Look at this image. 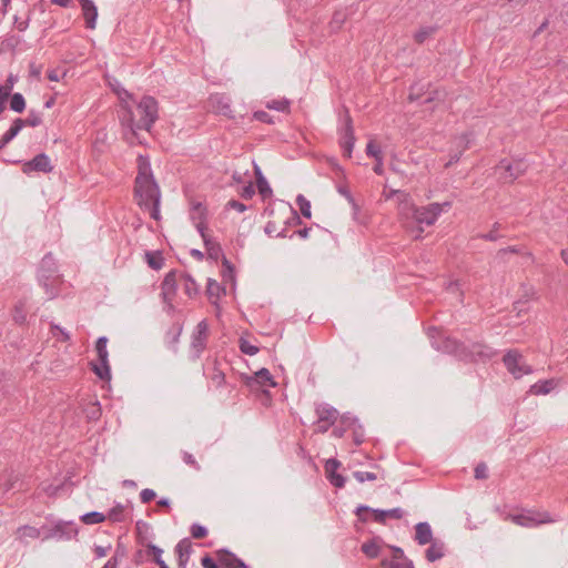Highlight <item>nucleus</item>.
Here are the masks:
<instances>
[{
  "label": "nucleus",
  "mask_w": 568,
  "mask_h": 568,
  "mask_svg": "<svg viewBox=\"0 0 568 568\" xmlns=\"http://www.w3.org/2000/svg\"><path fill=\"white\" fill-rule=\"evenodd\" d=\"M138 174L134 180V197L140 207L150 210L153 220H160L161 191L152 173L148 155L140 154L136 159Z\"/></svg>",
  "instance_id": "f257e3e1"
},
{
  "label": "nucleus",
  "mask_w": 568,
  "mask_h": 568,
  "mask_svg": "<svg viewBox=\"0 0 568 568\" xmlns=\"http://www.w3.org/2000/svg\"><path fill=\"white\" fill-rule=\"evenodd\" d=\"M24 128V123L21 118H17L13 120L11 126L7 130V132L0 139V150L4 149L8 143H10L19 132Z\"/></svg>",
  "instance_id": "393cba45"
},
{
  "label": "nucleus",
  "mask_w": 568,
  "mask_h": 568,
  "mask_svg": "<svg viewBox=\"0 0 568 568\" xmlns=\"http://www.w3.org/2000/svg\"><path fill=\"white\" fill-rule=\"evenodd\" d=\"M183 332V323L174 322L165 333V344L173 353H178V344Z\"/></svg>",
  "instance_id": "4be33fe9"
},
{
  "label": "nucleus",
  "mask_w": 568,
  "mask_h": 568,
  "mask_svg": "<svg viewBox=\"0 0 568 568\" xmlns=\"http://www.w3.org/2000/svg\"><path fill=\"white\" fill-rule=\"evenodd\" d=\"M13 321L19 325H23L27 322L26 305L22 301H19L14 306Z\"/></svg>",
  "instance_id": "79ce46f5"
},
{
  "label": "nucleus",
  "mask_w": 568,
  "mask_h": 568,
  "mask_svg": "<svg viewBox=\"0 0 568 568\" xmlns=\"http://www.w3.org/2000/svg\"><path fill=\"white\" fill-rule=\"evenodd\" d=\"M158 111V101L151 95H145L136 105L139 120L135 121L133 112L125 109L121 115V123L129 126L132 136H136L138 130H151L159 118Z\"/></svg>",
  "instance_id": "7ed1b4c3"
},
{
  "label": "nucleus",
  "mask_w": 568,
  "mask_h": 568,
  "mask_svg": "<svg viewBox=\"0 0 568 568\" xmlns=\"http://www.w3.org/2000/svg\"><path fill=\"white\" fill-rule=\"evenodd\" d=\"M255 194V189H254V185L252 182H248V184L244 185L241 191H240V195L241 197H243L244 200H250L254 196Z\"/></svg>",
  "instance_id": "680f3d73"
},
{
  "label": "nucleus",
  "mask_w": 568,
  "mask_h": 568,
  "mask_svg": "<svg viewBox=\"0 0 568 568\" xmlns=\"http://www.w3.org/2000/svg\"><path fill=\"white\" fill-rule=\"evenodd\" d=\"M210 103L216 113L222 114L229 119L235 118L231 106V101L224 94L212 95L210 98Z\"/></svg>",
  "instance_id": "a211bd4d"
},
{
  "label": "nucleus",
  "mask_w": 568,
  "mask_h": 568,
  "mask_svg": "<svg viewBox=\"0 0 568 568\" xmlns=\"http://www.w3.org/2000/svg\"><path fill=\"white\" fill-rule=\"evenodd\" d=\"M201 565L203 568H221L220 562L212 558L209 554L201 558Z\"/></svg>",
  "instance_id": "052dcab7"
},
{
  "label": "nucleus",
  "mask_w": 568,
  "mask_h": 568,
  "mask_svg": "<svg viewBox=\"0 0 568 568\" xmlns=\"http://www.w3.org/2000/svg\"><path fill=\"white\" fill-rule=\"evenodd\" d=\"M53 171V165L45 153H39L30 161L22 164V172L30 174L31 172L50 173Z\"/></svg>",
  "instance_id": "ddd939ff"
},
{
  "label": "nucleus",
  "mask_w": 568,
  "mask_h": 568,
  "mask_svg": "<svg viewBox=\"0 0 568 568\" xmlns=\"http://www.w3.org/2000/svg\"><path fill=\"white\" fill-rule=\"evenodd\" d=\"M527 168V164L521 159L515 160L513 162L503 159L497 164L496 170H503L500 173V180L503 183L511 184L515 180L525 174Z\"/></svg>",
  "instance_id": "6e6552de"
},
{
  "label": "nucleus",
  "mask_w": 568,
  "mask_h": 568,
  "mask_svg": "<svg viewBox=\"0 0 568 568\" xmlns=\"http://www.w3.org/2000/svg\"><path fill=\"white\" fill-rule=\"evenodd\" d=\"M175 552L178 555V567L186 568L192 552V542L190 538H183L175 546Z\"/></svg>",
  "instance_id": "5701e85b"
},
{
  "label": "nucleus",
  "mask_w": 568,
  "mask_h": 568,
  "mask_svg": "<svg viewBox=\"0 0 568 568\" xmlns=\"http://www.w3.org/2000/svg\"><path fill=\"white\" fill-rule=\"evenodd\" d=\"M450 202L430 203L427 206L414 207L413 217L418 224L433 225L444 210L450 207Z\"/></svg>",
  "instance_id": "423d86ee"
},
{
  "label": "nucleus",
  "mask_w": 568,
  "mask_h": 568,
  "mask_svg": "<svg viewBox=\"0 0 568 568\" xmlns=\"http://www.w3.org/2000/svg\"><path fill=\"white\" fill-rule=\"evenodd\" d=\"M354 427L352 428L353 430V442L355 445H361L363 442H364V438H365V434H364V428L363 426L357 423L356 425H353Z\"/></svg>",
  "instance_id": "5fc2aeb1"
},
{
  "label": "nucleus",
  "mask_w": 568,
  "mask_h": 568,
  "mask_svg": "<svg viewBox=\"0 0 568 568\" xmlns=\"http://www.w3.org/2000/svg\"><path fill=\"white\" fill-rule=\"evenodd\" d=\"M381 544H383V539L381 537H373L362 545L361 550L367 558L375 559L379 556Z\"/></svg>",
  "instance_id": "bb28decb"
},
{
  "label": "nucleus",
  "mask_w": 568,
  "mask_h": 568,
  "mask_svg": "<svg viewBox=\"0 0 568 568\" xmlns=\"http://www.w3.org/2000/svg\"><path fill=\"white\" fill-rule=\"evenodd\" d=\"M190 217L194 222L195 227L200 235H204L206 233V219H207V209L203 202L193 201L191 203Z\"/></svg>",
  "instance_id": "2eb2a0df"
},
{
  "label": "nucleus",
  "mask_w": 568,
  "mask_h": 568,
  "mask_svg": "<svg viewBox=\"0 0 568 568\" xmlns=\"http://www.w3.org/2000/svg\"><path fill=\"white\" fill-rule=\"evenodd\" d=\"M476 479H486L488 477V469L485 463H479L474 469Z\"/></svg>",
  "instance_id": "e2e57ef3"
},
{
  "label": "nucleus",
  "mask_w": 568,
  "mask_h": 568,
  "mask_svg": "<svg viewBox=\"0 0 568 568\" xmlns=\"http://www.w3.org/2000/svg\"><path fill=\"white\" fill-rule=\"evenodd\" d=\"M315 414L317 416L316 424H321L324 422H329L331 424H335L338 418V410L326 403L316 404Z\"/></svg>",
  "instance_id": "aec40b11"
},
{
  "label": "nucleus",
  "mask_w": 568,
  "mask_h": 568,
  "mask_svg": "<svg viewBox=\"0 0 568 568\" xmlns=\"http://www.w3.org/2000/svg\"><path fill=\"white\" fill-rule=\"evenodd\" d=\"M108 338L105 336H100L95 342V351L99 363L91 362V371L101 379V381H110L111 379V369L109 365V353L106 349Z\"/></svg>",
  "instance_id": "20e7f679"
},
{
  "label": "nucleus",
  "mask_w": 568,
  "mask_h": 568,
  "mask_svg": "<svg viewBox=\"0 0 568 568\" xmlns=\"http://www.w3.org/2000/svg\"><path fill=\"white\" fill-rule=\"evenodd\" d=\"M415 540L419 545H427L433 541V531L428 523L422 521L415 526Z\"/></svg>",
  "instance_id": "b1692460"
},
{
  "label": "nucleus",
  "mask_w": 568,
  "mask_h": 568,
  "mask_svg": "<svg viewBox=\"0 0 568 568\" xmlns=\"http://www.w3.org/2000/svg\"><path fill=\"white\" fill-rule=\"evenodd\" d=\"M38 9L41 13L45 12V4L42 1H39L34 4L33 9L28 10L27 18L24 20H21L18 16H14V26L19 31H26L30 24L31 21V14L33 10Z\"/></svg>",
  "instance_id": "2f4dec72"
},
{
  "label": "nucleus",
  "mask_w": 568,
  "mask_h": 568,
  "mask_svg": "<svg viewBox=\"0 0 568 568\" xmlns=\"http://www.w3.org/2000/svg\"><path fill=\"white\" fill-rule=\"evenodd\" d=\"M290 104H291V102L287 99L283 98V99H278V100H272L271 102H268L266 104V106H267V109H271V110L286 112L290 110Z\"/></svg>",
  "instance_id": "de8ad7c7"
},
{
  "label": "nucleus",
  "mask_w": 568,
  "mask_h": 568,
  "mask_svg": "<svg viewBox=\"0 0 568 568\" xmlns=\"http://www.w3.org/2000/svg\"><path fill=\"white\" fill-rule=\"evenodd\" d=\"M500 227V224L498 222H496L494 225H493V230L488 233H485V234H480L478 235L479 239H483L485 241H497L500 235L497 233V231L499 230Z\"/></svg>",
  "instance_id": "13d9d810"
},
{
  "label": "nucleus",
  "mask_w": 568,
  "mask_h": 568,
  "mask_svg": "<svg viewBox=\"0 0 568 568\" xmlns=\"http://www.w3.org/2000/svg\"><path fill=\"white\" fill-rule=\"evenodd\" d=\"M176 290H178L176 271L172 270L164 276V278L161 283V296H162L163 302H166V300H173V296L175 295Z\"/></svg>",
  "instance_id": "6ab92c4d"
},
{
  "label": "nucleus",
  "mask_w": 568,
  "mask_h": 568,
  "mask_svg": "<svg viewBox=\"0 0 568 568\" xmlns=\"http://www.w3.org/2000/svg\"><path fill=\"white\" fill-rule=\"evenodd\" d=\"M82 16L85 20V28L94 29L98 19V8L92 0H79Z\"/></svg>",
  "instance_id": "412c9836"
},
{
  "label": "nucleus",
  "mask_w": 568,
  "mask_h": 568,
  "mask_svg": "<svg viewBox=\"0 0 568 568\" xmlns=\"http://www.w3.org/2000/svg\"><path fill=\"white\" fill-rule=\"evenodd\" d=\"M345 20H346L345 12L335 11L332 17V20L329 22V27H331L332 31H338L343 27Z\"/></svg>",
  "instance_id": "49530a36"
},
{
  "label": "nucleus",
  "mask_w": 568,
  "mask_h": 568,
  "mask_svg": "<svg viewBox=\"0 0 568 568\" xmlns=\"http://www.w3.org/2000/svg\"><path fill=\"white\" fill-rule=\"evenodd\" d=\"M79 528L73 521L59 520L47 532L45 539L72 540L77 539Z\"/></svg>",
  "instance_id": "9d476101"
},
{
  "label": "nucleus",
  "mask_w": 568,
  "mask_h": 568,
  "mask_svg": "<svg viewBox=\"0 0 568 568\" xmlns=\"http://www.w3.org/2000/svg\"><path fill=\"white\" fill-rule=\"evenodd\" d=\"M353 476L361 484L365 481H374L377 479V475L373 471L356 470L353 473Z\"/></svg>",
  "instance_id": "603ef678"
},
{
  "label": "nucleus",
  "mask_w": 568,
  "mask_h": 568,
  "mask_svg": "<svg viewBox=\"0 0 568 568\" xmlns=\"http://www.w3.org/2000/svg\"><path fill=\"white\" fill-rule=\"evenodd\" d=\"M156 497V494L153 489L145 488L140 493V499L143 504H149Z\"/></svg>",
  "instance_id": "69168bd1"
},
{
  "label": "nucleus",
  "mask_w": 568,
  "mask_h": 568,
  "mask_svg": "<svg viewBox=\"0 0 568 568\" xmlns=\"http://www.w3.org/2000/svg\"><path fill=\"white\" fill-rule=\"evenodd\" d=\"M17 80H18V78L16 75L10 74L6 79L4 83L0 84V91L2 92V94H6V95L10 97Z\"/></svg>",
  "instance_id": "3c124183"
},
{
  "label": "nucleus",
  "mask_w": 568,
  "mask_h": 568,
  "mask_svg": "<svg viewBox=\"0 0 568 568\" xmlns=\"http://www.w3.org/2000/svg\"><path fill=\"white\" fill-rule=\"evenodd\" d=\"M290 212H291V217L287 219L286 225L295 226V225L302 224L301 216L297 214V212L292 206H290Z\"/></svg>",
  "instance_id": "774afa93"
},
{
  "label": "nucleus",
  "mask_w": 568,
  "mask_h": 568,
  "mask_svg": "<svg viewBox=\"0 0 568 568\" xmlns=\"http://www.w3.org/2000/svg\"><path fill=\"white\" fill-rule=\"evenodd\" d=\"M24 126L37 128L42 123L41 113L36 110H30L27 119H22Z\"/></svg>",
  "instance_id": "a18cd8bd"
},
{
  "label": "nucleus",
  "mask_w": 568,
  "mask_h": 568,
  "mask_svg": "<svg viewBox=\"0 0 568 568\" xmlns=\"http://www.w3.org/2000/svg\"><path fill=\"white\" fill-rule=\"evenodd\" d=\"M241 381L251 392H258L262 386L270 385L276 386L270 371L267 368H261L254 375L241 374Z\"/></svg>",
  "instance_id": "9b49d317"
},
{
  "label": "nucleus",
  "mask_w": 568,
  "mask_h": 568,
  "mask_svg": "<svg viewBox=\"0 0 568 568\" xmlns=\"http://www.w3.org/2000/svg\"><path fill=\"white\" fill-rule=\"evenodd\" d=\"M85 417L89 420H98L101 417L102 410L99 402L90 403L85 409Z\"/></svg>",
  "instance_id": "37998d69"
},
{
  "label": "nucleus",
  "mask_w": 568,
  "mask_h": 568,
  "mask_svg": "<svg viewBox=\"0 0 568 568\" xmlns=\"http://www.w3.org/2000/svg\"><path fill=\"white\" fill-rule=\"evenodd\" d=\"M556 385L557 383L552 378L539 381L530 386L529 393L534 395H547L556 387Z\"/></svg>",
  "instance_id": "473e14b6"
},
{
  "label": "nucleus",
  "mask_w": 568,
  "mask_h": 568,
  "mask_svg": "<svg viewBox=\"0 0 568 568\" xmlns=\"http://www.w3.org/2000/svg\"><path fill=\"white\" fill-rule=\"evenodd\" d=\"M145 258H146L148 265L152 270H155V271L161 270L164 265V257L162 256V253L160 251L146 252Z\"/></svg>",
  "instance_id": "c9c22d12"
},
{
  "label": "nucleus",
  "mask_w": 568,
  "mask_h": 568,
  "mask_svg": "<svg viewBox=\"0 0 568 568\" xmlns=\"http://www.w3.org/2000/svg\"><path fill=\"white\" fill-rule=\"evenodd\" d=\"M106 518L113 523H122L125 519L124 516V506L122 504H116L113 506L108 515H105Z\"/></svg>",
  "instance_id": "a19ab883"
},
{
  "label": "nucleus",
  "mask_w": 568,
  "mask_h": 568,
  "mask_svg": "<svg viewBox=\"0 0 568 568\" xmlns=\"http://www.w3.org/2000/svg\"><path fill=\"white\" fill-rule=\"evenodd\" d=\"M10 110L17 113H22L26 110V99L20 92L11 93L9 97Z\"/></svg>",
  "instance_id": "f704fd0d"
},
{
  "label": "nucleus",
  "mask_w": 568,
  "mask_h": 568,
  "mask_svg": "<svg viewBox=\"0 0 568 568\" xmlns=\"http://www.w3.org/2000/svg\"><path fill=\"white\" fill-rule=\"evenodd\" d=\"M205 293L207 295L209 301L212 304L216 305L221 296L226 294V290L215 280L209 278Z\"/></svg>",
  "instance_id": "a878e982"
},
{
  "label": "nucleus",
  "mask_w": 568,
  "mask_h": 568,
  "mask_svg": "<svg viewBox=\"0 0 568 568\" xmlns=\"http://www.w3.org/2000/svg\"><path fill=\"white\" fill-rule=\"evenodd\" d=\"M222 277L224 282L235 283V267L234 265L223 255L222 258Z\"/></svg>",
  "instance_id": "58836bf2"
},
{
  "label": "nucleus",
  "mask_w": 568,
  "mask_h": 568,
  "mask_svg": "<svg viewBox=\"0 0 568 568\" xmlns=\"http://www.w3.org/2000/svg\"><path fill=\"white\" fill-rule=\"evenodd\" d=\"M58 273V265L51 253H48L41 260L38 277L39 282L43 285L47 292H49V282L54 280Z\"/></svg>",
  "instance_id": "f8f14e48"
},
{
  "label": "nucleus",
  "mask_w": 568,
  "mask_h": 568,
  "mask_svg": "<svg viewBox=\"0 0 568 568\" xmlns=\"http://www.w3.org/2000/svg\"><path fill=\"white\" fill-rule=\"evenodd\" d=\"M365 152H366L367 156L373 158L374 160L379 159V158L383 156L382 150H381L379 145L376 144L373 140H371L366 144Z\"/></svg>",
  "instance_id": "8fccbe9b"
},
{
  "label": "nucleus",
  "mask_w": 568,
  "mask_h": 568,
  "mask_svg": "<svg viewBox=\"0 0 568 568\" xmlns=\"http://www.w3.org/2000/svg\"><path fill=\"white\" fill-rule=\"evenodd\" d=\"M148 552L153 556V561L158 565L159 561H163L162 556V549L158 547L156 545L149 544L148 545Z\"/></svg>",
  "instance_id": "bf43d9fd"
},
{
  "label": "nucleus",
  "mask_w": 568,
  "mask_h": 568,
  "mask_svg": "<svg viewBox=\"0 0 568 568\" xmlns=\"http://www.w3.org/2000/svg\"><path fill=\"white\" fill-rule=\"evenodd\" d=\"M436 26H427L419 28L415 34L414 40L418 44H423L430 36H433L437 31Z\"/></svg>",
  "instance_id": "4c0bfd02"
},
{
  "label": "nucleus",
  "mask_w": 568,
  "mask_h": 568,
  "mask_svg": "<svg viewBox=\"0 0 568 568\" xmlns=\"http://www.w3.org/2000/svg\"><path fill=\"white\" fill-rule=\"evenodd\" d=\"M337 192H338L341 195H343V196L348 201V203L353 205V207H354L355 210H357V209H358V206H357V204H356V202H355L354 196L352 195V193H351L349 189H348L346 185H337Z\"/></svg>",
  "instance_id": "4d7b16f0"
},
{
  "label": "nucleus",
  "mask_w": 568,
  "mask_h": 568,
  "mask_svg": "<svg viewBox=\"0 0 568 568\" xmlns=\"http://www.w3.org/2000/svg\"><path fill=\"white\" fill-rule=\"evenodd\" d=\"M503 363L507 371L515 377L520 378L524 375L532 373V367L523 362V355L517 349H509L503 357Z\"/></svg>",
  "instance_id": "0eeeda50"
},
{
  "label": "nucleus",
  "mask_w": 568,
  "mask_h": 568,
  "mask_svg": "<svg viewBox=\"0 0 568 568\" xmlns=\"http://www.w3.org/2000/svg\"><path fill=\"white\" fill-rule=\"evenodd\" d=\"M201 237L203 240L209 258L217 261L220 256L223 257V250H222V246L220 245V243L213 241L207 235V233H205L204 235H201Z\"/></svg>",
  "instance_id": "c756f323"
},
{
  "label": "nucleus",
  "mask_w": 568,
  "mask_h": 568,
  "mask_svg": "<svg viewBox=\"0 0 568 568\" xmlns=\"http://www.w3.org/2000/svg\"><path fill=\"white\" fill-rule=\"evenodd\" d=\"M253 119L263 123H273L272 116L265 111H255L253 113Z\"/></svg>",
  "instance_id": "338daca9"
},
{
  "label": "nucleus",
  "mask_w": 568,
  "mask_h": 568,
  "mask_svg": "<svg viewBox=\"0 0 568 568\" xmlns=\"http://www.w3.org/2000/svg\"><path fill=\"white\" fill-rule=\"evenodd\" d=\"M209 339V325L206 320H202L195 326L190 344L191 359L196 361L201 357L203 351L206 348Z\"/></svg>",
  "instance_id": "39448f33"
},
{
  "label": "nucleus",
  "mask_w": 568,
  "mask_h": 568,
  "mask_svg": "<svg viewBox=\"0 0 568 568\" xmlns=\"http://www.w3.org/2000/svg\"><path fill=\"white\" fill-rule=\"evenodd\" d=\"M181 280L183 281L184 293L190 298L197 296V294L200 293V286L197 285L195 280L192 277V275L189 273H183L181 275Z\"/></svg>",
  "instance_id": "72a5a7b5"
},
{
  "label": "nucleus",
  "mask_w": 568,
  "mask_h": 568,
  "mask_svg": "<svg viewBox=\"0 0 568 568\" xmlns=\"http://www.w3.org/2000/svg\"><path fill=\"white\" fill-rule=\"evenodd\" d=\"M373 516L376 523L385 524L387 517L402 519L404 517V510L402 508H393L388 510L375 509L373 510Z\"/></svg>",
  "instance_id": "7c9ffc66"
},
{
  "label": "nucleus",
  "mask_w": 568,
  "mask_h": 568,
  "mask_svg": "<svg viewBox=\"0 0 568 568\" xmlns=\"http://www.w3.org/2000/svg\"><path fill=\"white\" fill-rule=\"evenodd\" d=\"M430 546L425 551L428 561L434 562L445 556V544L440 540L433 539Z\"/></svg>",
  "instance_id": "c85d7f7f"
},
{
  "label": "nucleus",
  "mask_w": 568,
  "mask_h": 568,
  "mask_svg": "<svg viewBox=\"0 0 568 568\" xmlns=\"http://www.w3.org/2000/svg\"><path fill=\"white\" fill-rule=\"evenodd\" d=\"M339 467L341 462L336 458L327 459L324 466L328 481L337 488H343L345 486L346 478L337 473Z\"/></svg>",
  "instance_id": "f3484780"
},
{
  "label": "nucleus",
  "mask_w": 568,
  "mask_h": 568,
  "mask_svg": "<svg viewBox=\"0 0 568 568\" xmlns=\"http://www.w3.org/2000/svg\"><path fill=\"white\" fill-rule=\"evenodd\" d=\"M239 347H240V351L243 354H246V355H250V356H253V355L258 353V347L253 345V344H251L248 341H246L243 337H241L240 341H239Z\"/></svg>",
  "instance_id": "09e8293b"
},
{
  "label": "nucleus",
  "mask_w": 568,
  "mask_h": 568,
  "mask_svg": "<svg viewBox=\"0 0 568 568\" xmlns=\"http://www.w3.org/2000/svg\"><path fill=\"white\" fill-rule=\"evenodd\" d=\"M214 554L221 568H250L241 558L226 548L217 549Z\"/></svg>",
  "instance_id": "dca6fc26"
},
{
  "label": "nucleus",
  "mask_w": 568,
  "mask_h": 568,
  "mask_svg": "<svg viewBox=\"0 0 568 568\" xmlns=\"http://www.w3.org/2000/svg\"><path fill=\"white\" fill-rule=\"evenodd\" d=\"M296 204L300 207L301 214L306 219H311V202L303 194L296 196Z\"/></svg>",
  "instance_id": "c03bdc74"
},
{
  "label": "nucleus",
  "mask_w": 568,
  "mask_h": 568,
  "mask_svg": "<svg viewBox=\"0 0 568 568\" xmlns=\"http://www.w3.org/2000/svg\"><path fill=\"white\" fill-rule=\"evenodd\" d=\"M373 510H375V509L369 507V506L358 505L354 513L358 517V520L361 523H367L368 518H367V516L365 514L366 513H372L373 514Z\"/></svg>",
  "instance_id": "6e6d98bb"
},
{
  "label": "nucleus",
  "mask_w": 568,
  "mask_h": 568,
  "mask_svg": "<svg viewBox=\"0 0 568 568\" xmlns=\"http://www.w3.org/2000/svg\"><path fill=\"white\" fill-rule=\"evenodd\" d=\"M19 480V476L11 473L6 483L3 484V493H8L9 490L13 489L16 487V484L18 483Z\"/></svg>",
  "instance_id": "0e129e2a"
},
{
  "label": "nucleus",
  "mask_w": 568,
  "mask_h": 568,
  "mask_svg": "<svg viewBox=\"0 0 568 568\" xmlns=\"http://www.w3.org/2000/svg\"><path fill=\"white\" fill-rule=\"evenodd\" d=\"M355 134L353 120L347 109H344V124L341 131L339 146L343 150V155L347 159L352 156V152L355 144Z\"/></svg>",
  "instance_id": "1a4fd4ad"
},
{
  "label": "nucleus",
  "mask_w": 568,
  "mask_h": 568,
  "mask_svg": "<svg viewBox=\"0 0 568 568\" xmlns=\"http://www.w3.org/2000/svg\"><path fill=\"white\" fill-rule=\"evenodd\" d=\"M219 365V361L215 359L213 364V373L210 375V379L215 388H220L226 384L225 374L222 369H220Z\"/></svg>",
  "instance_id": "e433bc0d"
},
{
  "label": "nucleus",
  "mask_w": 568,
  "mask_h": 568,
  "mask_svg": "<svg viewBox=\"0 0 568 568\" xmlns=\"http://www.w3.org/2000/svg\"><path fill=\"white\" fill-rule=\"evenodd\" d=\"M513 521L523 527H535L540 524L552 523L554 520L548 513L528 511L527 514L513 516Z\"/></svg>",
  "instance_id": "4468645a"
},
{
  "label": "nucleus",
  "mask_w": 568,
  "mask_h": 568,
  "mask_svg": "<svg viewBox=\"0 0 568 568\" xmlns=\"http://www.w3.org/2000/svg\"><path fill=\"white\" fill-rule=\"evenodd\" d=\"M106 516L100 511H90L80 516V520L85 525H95L105 521Z\"/></svg>",
  "instance_id": "ea45409f"
},
{
  "label": "nucleus",
  "mask_w": 568,
  "mask_h": 568,
  "mask_svg": "<svg viewBox=\"0 0 568 568\" xmlns=\"http://www.w3.org/2000/svg\"><path fill=\"white\" fill-rule=\"evenodd\" d=\"M254 175L256 179V187H257L261 196L263 199L270 197L272 195L273 191H272L267 180L263 175L261 168L256 163H254Z\"/></svg>",
  "instance_id": "cd10ccee"
},
{
  "label": "nucleus",
  "mask_w": 568,
  "mask_h": 568,
  "mask_svg": "<svg viewBox=\"0 0 568 568\" xmlns=\"http://www.w3.org/2000/svg\"><path fill=\"white\" fill-rule=\"evenodd\" d=\"M190 532L194 539H203L207 536V529L200 524H193L190 528Z\"/></svg>",
  "instance_id": "864d4df0"
},
{
  "label": "nucleus",
  "mask_w": 568,
  "mask_h": 568,
  "mask_svg": "<svg viewBox=\"0 0 568 568\" xmlns=\"http://www.w3.org/2000/svg\"><path fill=\"white\" fill-rule=\"evenodd\" d=\"M433 345L443 353L454 355L465 363L487 362L493 358L497 352L483 343H473L470 346L450 336H439Z\"/></svg>",
  "instance_id": "f03ea898"
}]
</instances>
